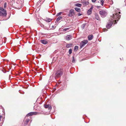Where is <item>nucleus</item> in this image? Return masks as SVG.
<instances>
[{"label":"nucleus","instance_id":"nucleus-1","mask_svg":"<svg viewBox=\"0 0 126 126\" xmlns=\"http://www.w3.org/2000/svg\"><path fill=\"white\" fill-rule=\"evenodd\" d=\"M120 13V12H119L118 13L113 14L112 16L111 17V19H112L113 20H116L117 22L121 17V15H119Z\"/></svg>","mask_w":126,"mask_h":126},{"label":"nucleus","instance_id":"nucleus-2","mask_svg":"<svg viewBox=\"0 0 126 126\" xmlns=\"http://www.w3.org/2000/svg\"><path fill=\"white\" fill-rule=\"evenodd\" d=\"M113 23L114 24H116V20H113L112 19H111V20H109L108 24L106 26V27L108 29H110Z\"/></svg>","mask_w":126,"mask_h":126},{"label":"nucleus","instance_id":"nucleus-3","mask_svg":"<svg viewBox=\"0 0 126 126\" xmlns=\"http://www.w3.org/2000/svg\"><path fill=\"white\" fill-rule=\"evenodd\" d=\"M0 16L5 17L7 15L6 10L3 8L0 7Z\"/></svg>","mask_w":126,"mask_h":126},{"label":"nucleus","instance_id":"nucleus-4","mask_svg":"<svg viewBox=\"0 0 126 126\" xmlns=\"http://www.w3.org/2000/svg\"><path fill=\"white\" fill-rule=\"evenodd\" d=\"M63 73V69H59L56 71L55 74V76L57 77H60L62 75Z\"/></svg>","mask_w":126,"mask_h":126},{"label":"nucleus","instance_id":"nucleus-5","mask_svg":"<svg viewBox=\"0 0 126 126\" xmlns=\"http://www.w3.org/2000/svg\"><path fill=\"white\" fill-rule=\"evenodd\" d=\"M88 42V41L87 40H84L83 41H81L80 44V48H82Z\"/></svg>","mask_w":126,"mask_h":126},{"label":"nucleus","instance_id":"nucleus-6","mask_svg":"<svg viewBox=\"0 0 126 126\" xmlns=\"http://www.w3.org/2000/svg\"><path fill=\"white\" fill-rule=\"evenodd\" d=\"M99 14L101 15L102 17H104L106 16L107 13L105 11L102 10L99 11Z\"/></svg>","mask_w":126,"mask_h":126},{"label":"nucleus","instance_id":"nucleus-7","mask_svg":"<svg viewBox=\"0 0 126 126\" xmlns=\"http://www.w3.org/2000/svg\"><path fill=\"white\" fill-rule=\"evenodd\" d=\"M75 13L73 9H71L70 11L69 14L68 15V16L71 17L75 15Z\"/></svg>","mask_w":126,"mask_h":126},{"label":"nucleus","instance_id":"nucleus-8","mask_svg":"<svg viewBox=\"0 0 126 126\" xmlns=\"http://www.w3.org/2000/svg\"><path fill=\"white\" fill-rule=\"evenodd\" d=\"M93 8V6L92 5L91 6V8L88 10L87 12V14L88 15H90L92 13V11Z\"/></svg>","mask_w":126,"mask_h":126},{"label":"nucleus","instance_id":"nucleus-9","mask_svg":"<svg viewBox=\"0 0 126 126\" xmlns=\"http://www.w3.org/2000/svg\"><path fill=\"white\" fill-rule=\"evenodd\" d=\"M37 113L36 112H31L28 114L27 116H31L32 115H36Z\"/></svg>","mask_w":126,"mask_h":126},{"label":"nucleus","instance_id":"nucleus-10","mask_svg":"<svg viewBox=\"0 0 126 126\" xmlns=\"http://www.w3.org/2000/svg\"><path fill=\"white\" fill-rule=\"evenodd\" d=\"M72 38V36L71 35H67V36H66L65 38L66 40H69L71 39Z\"/></svg>","mask_w":126,"mask_h":126},{"label":"nucleus","instance_id":"nucleus-11","mask_svg":"<svg viewBox=\"0 0 126 126\" xmlns=\"http://www.w3.org/2000/svg\"><path fill=\"white\" fill-rule=\"evenodd\" d=\"M39 24L41 27L47 30H49V28H47L46 27H45L44 25L41 23H39Z\"/></svg>","mask_w":126,"mask_h":126},{"label":"nucleus","instance_id":"nucleus-12","mask_svg":"<svg viewBox=\"0 0 126 126\" xmlns=\"http://www.w3.org/2000/svg\"><path fill=\"white\" fill-rule=\"evenodd\" d=\"M73 44L72 43L68 44H67L66 46V47L67 48H69L72 47Z\"/></svg>","mask_w":126,"mask_h":126},{"label":"nucleus","instance_id":"nucleus-13","mask_svg":"<svg viewBox=\"0 0 126 126\" xmlns=\"http://www.w3.org/2000/svg\"><path fill=\"white\" fill-rule=\"evenodd\" d=\"M41 42L44 44H46L47 43V42L45 40H41Z\"/></svg>","mask_w":126,"mask_h":126},{"label":"nucleus","instance_id":"nucleus-14","mask_svg":"<svg viewBox=\"0 0 126 126\" xmlns=\"http://www.w3.org/2000/svg\"><path fill=\"white\" fill-rule=\"evenodd\" d=\"M93 38V36L92 34L88 36V40H91Z\"/></svg>","mask_w":126,"mask_h":126},{"label":"nucleus","instance_id":"nucleus-15","mask_svg":"<svg viewBox=\"0 0 126 126\" xmlns=\"http://www.w3.org/2000/svg\"><path fill=\"white\" fill-rule=\"evenodd\" d=\"M30 121V119H27L25 121L24 123V125H26Z\"/></svg>","mask_w":126,"mask_h":126},{"label":"nucleus","instance_id":"nucleus-16","mask_svg":"<svg viewBox=\"0 0 126 126\" xmlns=\"http://www.w3.org/2000/svg\"><path fill=\"white\" fill-rule=\"evenodd\" d=\"M75 10L77 12H80L81 11L80 9V8L76 7L74 8Z\"/></svg>","mask_w":126,"mask_h":126},{"label":"nucleus","instance_id":"nucleus-17","mask_svg":"<svg viewBox=\"0 0 126 126\" xmlns=\"http://www.w3.org/2000/svg\"><path fill=\"white\" fill-rule=\"evenodd\" d=\"M63 17L62 16H59L56 19V21L57 22H58L59 21L62 19Z\"/></svg>","mask_w":126,"mask_h":126},{"label":"nucleus","instance_id":"nucleus-18","mask_svg":"<svg viewBox=\"0 0 126 126\" xmlns=\"http://www.w3.org/2000/svg\"><path fill=\"white\" fill-rule=\"evenodd\" d=\"M95 18L97 20H99L100 18L99 16L97 14H96L95 15Z\"/></svg>","mask_w":126,"mask_h":126},{"label":"nucleus","instance_id":"nucleus-19","mask_svg":"<svg viewBox=\"0 0 126 126\" xmlns=\"http://www.w3.org/2000/svg\"><path fill=\"white\" fill-rule=\"evenodd\" d=\"M82 5L80 3H77L74 5V6H77L79 7H81Z\"/></svg>","mask_w":126,"mask_h":126},{"label":"nucleus","instance_id":"nucleus-20","mask_svg":"<svg viewBox=\"0 0 126 126\" xmlns=\"http://www.w3.org/2000/svg\"><path fill=\"white\" fill-rule=\"evenodd\" d=\"M86 25V23H85L83 24L82 25H81V27L82 29H84L85 27V26Z\"/></svg>","mask_w":126,"mask_h":126},{"label":"nucleus","instance_id":"nucleus-21","mask_svg":"<svg viewBox=\"0 0 126 126\" xmlns=\"http://www.w3.org/2000/svg\"><path fill=\"white\" fill-rule=\"evenodd\" d=\"M83 4L84 5H87L88 4H89V2L88 1H84L83 2Z\"/></svg>","mask_w":126,"mask_h":126},{"label":"nucleus","instance_id":"nucleus-22","mask_svg":"<svg viewBox=\"0 0 126 126\" xmlns=\"http://www.w3.org/2000/svg\"><path fill=\"white\" fill-rule=\"evenodd\" d=\"M78 49V47L77 46H75L74 48V51H76Z\"/></svg>","mask_w":126,"mask_h":126},{"label":"nucleus","instance_id":"nucleus-23","mask_svg":"<svg viewBox=\"0 0 126 126\" xmlns=\"http://www.w3.org/2000/svg\"><path fill=\"white\" fill-rule=\"evenodd\" d=\"M52 20V19L47 18L45 20L47 22H49L51 21Z\"/></svg>","mask_w":126,"mask_h":126},{"label":"nucleus","instance_id":"nucleus-24","mask_svg":"<svg viewBox=\"0 0 126 126\" xmlns=\"http://www.w3.org/2000/svg\"><path fill=\"white\" fill-rule=\"evenodd\" d=\"M105 0H100V3L102 6H103V5Z\"/></svg>","mask_w":126,"mask_h":126},{"label":"nucleus","instance_id":"nucleus-25","mask_svg":"<svg viewBox=\"0 0 126 126\" xmlns=\"http://www.w3.org/2000/svg\"><path fill=\"white\" fill-rule=\"evenodd\" d=\"M72 49L70 48V49H69V51H68V52H69V54H70L72 53Z\"/></svg>","mask_w":126,"mask_h":126},{"label":"nucleus","instance_id":"nucleus-26","mask_svg":"<svg viewBox=\"0 0 126 126\" xmlns=\"http://www.w3.org/2000/svg\"><path fill=\"white\" fill-rule=\"evenodd\" d=\"M50 106L49 105H44V107L45 108H47L48 107H49Z\"/></svg>","mask_w":126,"mask_h":126},{"label":"nucleus","instance_id":"nucleus-27","mask_svg":"<svg viewBox=\"0 0 126 126\" xmlns=\"http://www.w3.org/2000/svg\"><path fill=\"white\" fill-rule=\"evenodd\" d=\"M7 3L6 2H5L4 4V8H6V7Z\"/></svg>","mask_w":126,"mask_h":126},{"label":"nucleus","instance_id":"nucleus-28","mask_svg":"<svg viewBox=\"0 0 126 126\" xmlns=\"http://www.w3.org/2000/svg\"><path fill=\"white\" fill-rule=\"evenodd\" d=\"M62 13V12H60L59 13H57V14L56 15V16H59Z\"/></svg>","mask_w":126,"mask_h":126},{"label":"nucleus","instance_id":"nucleus-29","mask_svg":"<svg viewBox=\"0 0 126 126\" xmlns=\"http://www.w3.org/2000/svg\"><path fill=\"white\" fill-rule=\"evenodd\" d=\"M48 108L49 110H51L52 107L50 105L49 107Z\"/></svg>","mask_w":126,"mask_h":126},{"label":"nucleus","instance_id":"nucleus-30","mask_svg":"<svg viewBox=\"0 0 126 126\" xmlns=\"http://www.w3.org/2000/svg\"><path fill=\"white\" fill-rule=\"evenodd\" d=\"M72 59H73V60H72V62L73 63H75V59H74V56H73Z\"/></svg>","mask_w":126,"mask_h":126},{"label":"nucleus","instance_id":"nucleus-31","mask_svg":"<svg viewBox=\"0 0 126 126\" xmlns=\"http://www.w3.org/2000/svg\"><path fill=\"white\" fill-rule=\"evenodd\" d=\"M69 28H64L63 29V30L64 31H66L68 30L69 29Z\"/></svg>","mask_w":126,"mask_h":126},{"label":"nucleus","instance_id":"nucleus-32","mask_svg":"<svg viewBox=\"0 0 126 126\" xmlns=\"http://www.w3.org/2000/svg\"><path fill=\"white\" fill-rule=\"evenodd\" d=\"M96 0H92V1L93 2H95Z\"/></svg>","mask_w":126,"mask_h":126},{"label":"nucleus","instance_id":"nucleus-33","mask_svg":"<svg viewBox=\"0 0 126 126\" xmlns=\"http://www.w3.org/2000/svg\"><path fill=\"white\" fill-rule=\"evenodd\" d=\"M97 8L98 9H99L100 8H101V6H96Z\"/></svg>","mask_w":126,"mask_h":126},{"label":"nucleus","instance_id":"nucleus-34","mask_svg":"<svg viewBox=\"0 0 126 126\" xmlns=\"http://www.w3.org/2000/svg\"><path fill=\"white\" fill-rule=\"evenodd\" d=\"M81 15V14L80 13H79L78 14V16H80Z\"/></svg>","mask_w":126,"mask_h":126},{"label":"nucleus","instance_id":"nucleus-35","mask_svg":"<svg viewBox=\"0 0 126 126\" xmlns=\"http://www.w3.org/2000/svg\"><path fill=\"white\" fill-rule=\"evenodd\" d=\"M54 26L53 25H52V28H53V29H54L53 28H54Z\"/></svg>","mask_w":126,"mask_h":126},{"label":"nucleus","instance_id":"nucleus-36","mask_svg":"<svg viewBox=\"0 0 126 126\" xmlns=\"http://www.w3.org/2000/svg\"><path fill=\"white\" fill-rule=\"evenodd\" d=\"M2 116L1 115L0 116V121L1 119L2 118Z\"/></svg>","mask_w":126,"mask_h":126},{"label":"nucleus","instance_id":"nucleus-37","mask_svg":"<svg viewBox=\"0 0 126 126\" xmlns=\"http://www.w3.org/2000/svg\"><path fill=\"white\" fill-rule=\"evenodd\" d=\"M124 2L126 3L125 5L126 6V0H125Z\"/></svg>","mask_w":126,"mask_h":126},{"label":"nucleus","instance_id":"nucleus-38","mask_svg":"<svg viewBox=\"0 0 126 126\" xmlns=\"http://www.w3.org/2000/svg\"><path fill=\"white\" fill-rule=\"evenodd\" d=\"M56 88H54V90L55 91L56 90Z\"/></svg>","mask_w":126,"mask_h":126},{"label":"nucleus","instance_id":"nucleus-39","mask_svg":"<svg viewBox=\"0 0 126 126\" xmlns=\"http://www.w3.org/2000/svg\"><path fill=\"white\" fill-rule=\"evenodd\" d=\"M0 1H3V0H0Z\"/></svg>","mask_w":126,"mask_h":126}]
</instances>
